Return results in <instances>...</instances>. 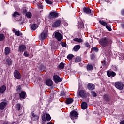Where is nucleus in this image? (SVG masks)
<instances>
[{"label":"nucleus","instance_id":"nucleus-1","mask_svg":"<svg viewBox=\"0 0 124 124\" xmlns=\"http://www.w3.org/2000/svg\"><path fill=\"white\" fill-rule=\"evenodd\" d=\"M90 96V93L84 90H80L78 93V98H87Z\"/></svg>","mask_w":124,"mask_h":124},{"label":"nucleus","instance_id":"nucleus-2","mask_svg":"<svg viewBox=\"0 0 124 124\" xmlns=\"http://www.w3.org/2000/svg\"><path fill=\"white\" fill-rule=\"evenodd\" d=\"M99 42L102 46H108L111 43V39L108 37H105L101 39Z\"/></svg>","mask_w":124,"mask_h":124},{"label":"nucleus","instance_id":"nucleus-3","mask_svg":"<svg viewBox=\"0 0 124 124\" xmlns=\"http://www.w3.org/2000/svg\"><path fill=\"white\" fill-rule=\"evenodd\" d=\"M48 34V30L45 29L39 36V38L41 40H44L47 38Z\"/></svg>","mask_w":124,"mask_h":124},{"label":"nucleus","instance_id":"nucleus-4","mask_svg":"<svg viewBox=\"0 0 124 124\" xmlns=\"http://www.w3.org/2000/svg\"><path fill=\"white\" fill-rule=\"evenodd\" d=\"M114 86L116 89H118L120 91H123L124 90V84L122 82L117 81L115 82Z\"/></svg>","mask_w":124,"mask_h":124},{"label":"nucleus","instance_id":"nucleus-5","mask_svg":"<svg viewBox=\"0 0 124 124\" xmlns=\"http://www.w3.org/2000/svg\"><path fill=\"white\" fill-rule=\"evenodd\" d=\"M53 35H54L55 38L57 39L58 41H61V40H62V34L59 32L58 31H55L53 33Z\"/></svg>","mask_w":124,"mask_h":124},{"label":"nucleus","instance_id":"nucleus-6","mask_svg":"<svg viewBox=\"0 0 124 124\" xmlns=\"http://www.w3.org/2000/svg\"><path fill=\"white\" fill-rule=\"evenodd\" d=\"M42 119L45 122H46V121H50L51 120V116H50V114L47 113H45L42 116Z\"/></svg>","mask_w":124,"mask_h":124},{"label":"nucleus","instance_id":"nucleus-7","mask_svg":"<svg viewBox=\"0 0 124 124\" xmlns=\"http://www.w3.org/2000/svg\"><path fill=\"white\" fill-rule=\"evenodd\" d=\"M53 81H54L56 84H58L59 82H62V78H60L59 76L55 75L53 76Z\"/></svg>","mask_w":124,"mask_h":124},{"label":"nucleus","instance_id":"nucleus-8","mask_svg":"<svg viewBox=\"0 0 124 124\" xmlns=\"http://www.w3.org/2000/svg\"><path fill=\"white\" fill-rule=\"evenodd\" d=\"M59 17V14L57 12H52L50 13V15L49 16V19H54L55 18H58Z\"/></svg>","mask_w":124,"mask_h":124},{"label":"nucleus","instance_id":"nucleus-9","mask_svg":"<svg viewBox=\"0 0 124 124\" xmlns=\"http://www.w3.org/2000/svg\"><path fill=\"white\" fill-rule=\"evenodd\" d=\"M14 76L16 79H21V74L17 70L14 72Z\"/></svg>","mask_w":124,"mask_h":124},{"label":"nucleus","instance_id":"nucleus-10","mask_svg":"<svg viewBox=\"0 0 124 124\" xmlns=\"http://www.w3.org/2000/svg\"><path fill=\"white\" fill-rule=\"evenodd\" d=\"M77 116H78V113L75 111H71L70 114V117L72 120H73Z\"/></svg>","mask_w":124,"mask_h":124},{"label":"nucleus","instance_id":"nucleus-11","mask_svg":"<svg viewBox=\"0 0 124 124\" xmlns=\"http://www.w3.org/2000/svg\"><path fill=\"white\" fill-rule=\"evenodd\" d=\"M107 74L108 77H111V76L115 77V76H116V73L113 71H108L107 72Z\"/></svg>","mask_w":124,"mask_h":124},{"label":"nucleus","instance_id":"nucleus-12","mask_svg":"<svg viewBox=\"0 0 124 124\" xmlns=\"http://www.w3.org/2000/svg\"><path fill=\"white\" fill-rule=\"evenodd\" d=\"M26 50V46L24 45H20L18 47V52H24Z\"/></svg>","mask_w":124,"mask_h":124},{"label":"nucleus","instance_id":"nucleus-13","mask_svg":"<svg viewBox=\"0 0 124 124\" xmlns=\"http://www.w3.org/2000/svg\"><path fill=\"white\" fill-rule=\"evenodd\" d=\"M61 21L60 20H57L52 25L53 27H60L61 26Z\"/></svg>","mask_w":124,"mask_h":124},{"label":"nucleus","instance_id":"nucleus-14","mask_svg":"<svg viewBox=\"0 0 124 124\" xmlns=\"http://www.w3.org/2000/svg\"><path fill=\"white\" fill-rule=\"evenodd\" d=\"M7 103L5 102H2L0 103V110H3L5 108V106L7 105Z\"/></svg>","mask_w":124,"mask_h":124},{"label":"nucleus","instance_id":"nucleus-15","mask_svg":"<svg viewBox=\"0 0 124 124\" xmlns=\"http://www.w3.org/2000/svg\"><path fill=\"white\" fill-rule=\"evenodd\" d=\"M31 119L33 121H37L38 120V116L37 115H35L34 113L32 112L31 113Z\"/></svg>","mask_w":124,"mask_h":124},{"label":"nucleus","instance_id":"nucleus-16","mask_svg":"<svg viewBox=\"0 0 124 124\" xmlns=\"http://www.w3.org/2000/svg\"><path fill=\"white\" fill-rule=\"evenodd\" d=\"M88 90H94L95 89V86L92 83H89L87 85Z\"/></svg>","mask_w":124,"mask_h":124},{"label":"nucleus","instance_id":"nucleus-17","mask_svg":"<svg viewBox=\"0 0 124 124\" xmlns=\"http://www.w3.org/2000/svg\"><path fill=\"white\" fill-rule=\"evenodd\" d=\"M88 107V104L87 103L84 102L81 103V108L82 110H86Z\"/></svg>","mask_w":124,"mask_h":124},{"label":"nucleus","instance_id":"nucleus-18","mask_svg":"<svg viewBox=\"0 0 124 124\" xmlns=\"http://www.w3.org/2000/svg\"><path fill=\"white\" fill-rule=\"evenodd\" d=\"M83 11L85 13H86V14H91V12H92V11L89 9V8L87 7L83 8Z\"/></svg>","mask_w":124,"mask_h":124},{"label":"nucleus","instance_id":"nucleus-19","mask_svg":"<svg viewBox=\"0 0 124 124\" xmlns=\"http://www.w3.org/2000/svg\"><path fill=\"white\" fill-rule=\"evenodd\" d=\"M19 96L20 98L24 99L26 98V92L23 91L20 93H19Z\"/></svg>","mask_w":124,"mask_h":124},{"label":"nucleus","instance_id":"nucleus-20","mask_svg":"<svg viewBox=\"0 0 124 124\" xmlns=\"http://www.w3.org/2000/svg\"><path fill=\"white\" fill-rule=\"evenodd\" d=\"M13 31L16 36H20V35H22V33H20V31L18 30L16 31V29H14Z\"/></svg>","mask_w":124,"mask_h":124},{"label":"nucleus","instance_id":"nucleus-21","mask_svg":"<svg viewBox=\"0 0 124 124\" xmlns=\"http://www.w3.org/2000/svg\"><path fill=\"white\" fill-rule=\"evenodd\" d=\"M46 84L47 86H52V85H53V81L51 79H47L46 81Z\"/></svg>","mask_w":124,"mask_h":124},{"label":"nucleus","instance_id":"nucleus-22","mask_svg":"<svg viewBox=\"0 0 124 124\" xmlns=\"http://www.w3.org/2000/svg\"><path fill=\"white\" fill-rule=\"evenodd\" d=\"M5 90H6V87L4 85L0 87V93H4Z\"/></svg>","mask_w":124,"mask_h":124},{"label":"nucleus","instance_id":"nucleus-23","mask_svg":"<svg viewBox=\"0 0 124 124\" xmlns=\"http://www.w3.org/2000/svg\"><path fill=\"white\" fill-rule=\"evenodd\" d=\"M80 48H81V46H80V45H76L74 46L73 50L75 52H77V51H79V50H80Z\"/></svg>","mask_w":124,"mask_h":124},{"label":"nucleus","instance_id":"nucleus-24","mask_svg":"<svg viewBox=\"0 0 124 124\" xmlns=\"http://www.w3.org/2000/svg\"><path fill=\"white\" fill-rule=\"evenodd\" d=\"M103 98L104 99L105 101H106V102H108V101L110 100V98H109V96H108V95L105 94L103 96Z\"/></svg>","mask_w":124,"mask_h":124},{"label":"nucleus","instance_id":"nucleus-25","mask_svg":"<svg viewBox=\"0 0 124 124\" xmlns=\"http://www.w3.org/2000/svg\"><path fill=\"white\" fill-rule=\"evenodd\" d=\"M9 53H10V49H9V47H6L5 48V52H4L5 55L6 56L8 55Z\"/></svg>","mask_w":124,"mask_h":124},{"label":"nucleus","instance_id":"nucleus-26","mask_svg":"<svg viewBox=\"0 0 124 124\" xmlns=\"http://www.w3.org/2000/svg\"><path fill=\"white\" fill-rule=\"evenodd\" d=\"M73 102V99L68 98L66 99V104H71Z\"/></svg>","mask_w":124,"mask_h":124},{"label":"nucleus","instance_id":"nucleus-27","mask_svg":"<svg viewBox=\"0 0 124 124\" xmlns=\"http://www.w3.org/2000/svg\"><path fill=\"white\" fill-rule=\"evenodd\" d=\"M38 27V26L36 24H32L31 26V29L33 30V31H34L35 30H36V29H37Z\"/></svg>","mask_w":124,"mask_h":124},{"label":"nucleus","instance_id":"nucleus-28","mask_svg":"<svg viewBox=\"0 0 124 124\" xmlns=\"http://www.w3.org/2000/svg\"><path fill=\"white\" fill-rule=\"evenodd\" d=\"M93 67L92 65H88L87 66V70L88 71H91V70H93Z\"/></svg>","mask_w":124,"mask_h":124},{"label":"nucleus","instance_id":"nucleus-29","mask_svg":"<svg viewBox=\"0 0 124 124\" xmlns=\"http://www.w3.org/2000/svg\"><path fill=\"white\" fill-rule=\"evenodd\" d=\"M58 67L60 69H63V68H64V63H63V62H61L59 64Z\"/></svg>","mask_w":124,"mask_h":124},{"label":"nucleus","instance_id":"nucleus-30","mask_svg":"<svg viewBox=\"0 0 124 124\" xmlns=\"http://www.w3.org/2000/svg\"><path fill=\"white\" fill-rule=\"evenodd\" d=\"M6 62L7 64H8V65L10 66L12 64V61L11 59H8L6 60Z\"/></svg>","mask_w":124,"mask_h":124},{"label":"nucleus","instance_id":"nucleus-31","mask_svg":"<svg viewBox=\"0 0 124 124\" xmlns=\"http://www.w3.org/2000/svg\"><path fill=\"white\" fill-rule=\"evenodd\" d=\"M74 41H77V42H83V40L81 38H76L73 39Z\"/></svg>","mask_w":124,"mask_h":124},{"label":"nucleus","instance_id":"nucleus-32","mask_svg":"<svg viewBox=\"0 0 124 124\" xmlns=\"http://www.w3.org/2000/svg\"><path fill=\"white\" fill-rule=\"evenodd\" d=\"M99 22L100 25H102V26H105L107 25V23L104 22L103 20H99Z\"/></svg>","mask_w":124,"mask_h":124},{"label":"nucleus","instance_id":"nucleus-33","mask_svg":"<svg viewBox=\"0 0 124 124\" xmlns=\"http://www.w3.org/2000/svg\"><path fill=\"white\" fill-rule=\"evenodd\" d=\"M26 15L27 18H31V16H32V15H31V12L26 13Z\"/></svg>","mask_w":124,"mask_h":124},{"label":"nucleus","instance_id":"nucleus-34","mask_svg":"<svg viewBox=\"0 0 124 124\" xmlns=\"http://www.w3.org/2000/svg\"><path fill=\"white\" fill-rule=\"evenodd\" d=\"M4 38H5L4 35L3 34H0V41H2L4 40Z\"/></svg>","mask_w":124,"mask_h":124},{"label":"nucleus","instance_id":"nucleus-35","mask_svg":"<svg viewBox=\"0 0 124 124\" xmlns=\"http://www.w3.org/2000/svg\"><path fill=\"white\" fill-rule=\"evenodd\" d=\"M81 59L80 58V57H77L76 59H75V62H81Z\"/></svg>","mask_w":124,"mask_h":124},{"label":"nucleus","instance_id":"nucleus-36","mask_svg":"<svg viewBox=\"0 0 124 124\" xmlns=\"http://www.w3.org/2000/svg\"><path fill=\"white\" fill-rule=\"evenodd\" d=\"M19 15H20V14H19V13H18L17 12H15L13 14V17H15L16 18V17H18Z\"/></svg>","mask_w":124,"mask_h":124},{"label":"nucleus","instance_id":"nucleus-37","mask_svg":"<svg viewBox=\"0 0 124 124\" xmlns=\"http://www.w3.org/2000/svg\"><path fill=\"white\" fill-rule=\"evenodd\" d=\"M92 51H94V52H98V48L94 47H92L91 49Z\"/></svg>","mask_w":124,"mask_h":124},{"label":"nucleus","instance_id":"nucleus-38","mask_svg":"<svg viewBox=\"0 0 124 124\" xmlns=\"http://www.w3.org/2000/svg\"><path fill=\"white\" fill-rule=\"evenodd\" d=\"M78 26L80 27V28H84V23H83L82 21L79 22Z\"/></svg>","mask_w":124,"mask_h":124},{"label":"nucleus","instance_id":"nucleus-39","mask_svg":"<svg viewBox=\"0 0 124 124\" xmlns=\"http://www.w3.org/2000/svg\"><path fill=\"white\" fill-rule=\"evenodd\" d=\"M74 56L72 54H69L67 56V59H69V60H71L72 58H73Z\"/></svg>","mask_w":124,"mask_h":124},{"label":"nucleus","instance_id":"nucleus-40","mask_svg":"<svg viewBox=\"0 0 124 124\" xmlns=\"http://www.w3.org/2000/svg\"><path fill=\"white\" fill-rule=\"evenodd\" d=\"M91 94H92L93 96L95 97L96 96V93L94 91H92L91 92Z\"/></svg>","mask_w":124,"mask_h":124},{"label":"nucleus","instance_id":"nucleus-41","mask_svg":"<svg viewBox=\"0 0 124 124\" xmlns=\"http://www.w3.org/2000/svg\"><path fill=\"white\" fill-rule=\"evenodd\" d=\"M45 1L48 4H52V3H53V2L51 1L50 0H46Z\"/></svg>","mask_w":124,"mask_h":124},{"label":"nucleus","instance_id":"nucleus-42","mask_svg":"<svg viewBox=\"0 0 124 124\" xmlns=\"http://www.w3.org/2000/svg\"><path fill=\"white\" fill-rule=\"evenodd\" d=\"M106 28L108 31H112V28H111V27H110V26H109L108 25L106 26Z\"/></svg>","mask_w":124,"mask_h":124},{"label":"nucleus","instance_id":"nucleus-43","mask_svg":"<svg viewBox=\"0 0 124 124\" xmlns=\"http://www.w3.org/2000/svg\"><path fill=\"white\" fill-rule=\"evenodd\" d=\"M21 90H22V87H21V86L17 87V88L16 89L17 92H21Z\"/></svg>","mask_w":124,"mask_h":124},{"label":"nucleus","instance_id":"nucleus-44","mask_svg":"<svg viewBox=\"0 0 124 124\" xmlns=\"http://www.w3.org/2000/svg\"><path fill=\"white\" fill-rule=\"evenodd\" d=\"M16 108H17V109L19 111L20 110V108H21V105L19 104H18L17 105H16Z\"/></svg>","mask_w":124,"mask_h":124},{"label":"nucleus","instance_id":"nucleus-45","mask_svg":"<svg viewBox=\"0 0 124 124\" xmlns=\"http://www.w3.org/2000/svg\"><path fill=\"white\" fill-rule=\"evenodd\" d=\"M24 56L25 57H29V53L27 51L24 52Z\"/></svg>","mask_w":124,"mask_h":124},{"label":"nucleus","instance_id":"nucleus-46","mask_svg":"<svg viewBox=\"0 0 124 124\" xmlns=\"http://www.w3.org/2000/svg\"><path fill=\"white\" fill-rule=\"evenodd\" d=\"M61 45L63 47H66V44L65 43H62Z\"/></svg>","mask_w":124,"mask_h":124},{"label":"nucleus","instance_id":"nucleus-47","mask_svg":"<svg viewBox=\"0 0 124 124\" xmlns=\"http://www.w3.org/2000/svg\"><path fill=\"white\" fill-rule=\"evenodd\" d=\"M91 59H92V60H93V59H94V58H95V56L93 54H91Z\"/></svg>","mask_w":124,"mask_h":124},{"label":"nucleus","instance_id":"nucleus-48","mask_svg":"<svg viewBox=\"0 0 124 124\" xmlns=\"http://www.w3.org/2000/svg\"><path fill=\"white\" fill-rule=\"evenodd\" d=\"M85 46H86V47H90V44H89V43H86Z\"/></svg>","mask_w":124,"mask_h":124},{"label":"nucleus","instance_id":"nucleus-49","mask_svg":"<svg viewBox=\"0 0 124 124\" xmlns=\"http://www.w3.org/2000/svg\"><path fill=\"white\" fill-rule=\"evenodd\" d=\"M102 63L104 64V65H106V62H105V61L104 60L103 61H102Z\"/></svg>","mask_w":124,"mask_h":124},{"label":"nucleus","instance_id":"nucleus-50","mask_svg":"<svg viewBox=\"0 0 124 124\" xmlns=\"http://www.w3.org/2000/svg\"><path fill=\"white\" fill-rule=\"evenodd\" d=\"M121 14L122 15H124V9H123L122 11H121Z\"/></svg>","mask_w":124,"mask_h":124},{"label":"nucleus","instance_id":"nucleus-51","mask_svg":"<svg viewBox=\"0 0 124 124\" xmlns=\"http://www.w3.org/2000/svg\"><path fill=\"white\" fill-rule=\"evenodd\" d=\"M120 124H124V120H123L120 122Z\"/></svg>","mask_w":124,"mask_h":124},{"label":"nucleus","instance_id":"nucleus-52","mask_svg":"<svg viewBox=\"0 0 124 124\" xmlns=\"http://www.w3.org/2000/svg\"><path fill=\"white\" fill-rule=\"evenodd\" d=\"M39 7H40V8H41V9H42L43 6H42V5H39Z\"/></svg>","mask_w":124,"mask_h":124},{"label":"nucleus","instance_id":"nucleus-53","mask_svg":"<svg viewBox=\"0 0 124 124\" xmlns=\"http://www.w3.org/2000/svg\"><path fill=\"white\" fill-rule=\"evenodd\" d=\"M47 124H53L52 122H48Z\"/></svg>","mask_w":124,"mask_h":124},{"label":"nucleus","instance_id":"nucleus-54","mask_svg":"<svg viewBox=\"0 0 124 124\" xmlns=\"http://www.w3.org/2000/svg\"><path fill=\"white\" fill-rule=\"evenodd\" d=\"M61 94H62V95H64V93H63V92H62V93H61Z\"/></svg>","mask_w":124,"mask_h":124}]
</instances>
